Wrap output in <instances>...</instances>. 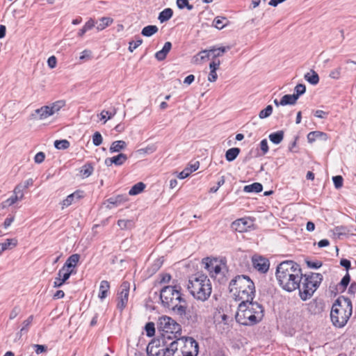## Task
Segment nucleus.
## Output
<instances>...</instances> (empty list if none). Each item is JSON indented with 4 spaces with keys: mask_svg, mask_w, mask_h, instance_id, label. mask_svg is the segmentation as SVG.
I'll return each instance as SVG.
<instances>
[{
    "mask_svg": "<svg viewBox=\"0 0 356 356\" xmlns=\"http://www.w3.org/2000/svg\"><path fill=\"white\" fill-rule=\"evenodd\" d=\"M275 276L280 286L289 292L300 287L302 279L300 265L291 260L282 261L277 266Z\"/></svg>",
    "mask_w": 356,
    "mask_h": 356,
    "instance_id": "1",
    "label": "nucleus"
},
{
    "mask_svg": "<svg viewBox=\"0 0 356 356\" xmlns=\"http://www.w3.org/2000/svg\"><path fill=\"white\" fill-rule=\"evenodd\" d=\"M264 316L263 306L252 300L243 301L238 305L236 321L243 325H253L259 323Z\"/></svg>",
    "mask_w": 356,
    "mask_h": 356,
    "instance_id": "2",
    "label": "nucleus"
},
{
    "mask_svg": "<svg viewBox=\"0 0 356 356\" xmlns=\"http://www.w3.org/2000/svg\"><path fill=\"white\" fill-rule=\"evenodd\" d=\"M177 285L164 286L160 292V299L164 307L172 309L177 315L186 314V302Z\"/></svg>",
    "mask_w": 356,
    "mask_h": 356,
    "instance_id": "3",
    "label": "nucleus"
},
{
    "mask_svg": "<svg viewBox=\"0 0 356 356\" xmlns=\"http://www.w3.org/2000/svg\"><path fill=\"white\" fill-rule=\"evenodd\" d=\"M229 291L236 300L247 302L253 300L255 286L248 275H236L229 282Z\"/></svg>",
    "mask_w": 356,
    "mask_h": 356,
    "instance_id": "4",
    "label": "nucleus"
},
{
    "mask_svg": "<svg viewBox=\"0 0 356 356\" xmlns=\"http://www.w3.org/2000/svg\"><path fill=\"white\" fill-rule=\"evenodd\" d=\"M353 313L351 300L343 296H339L333 303L330 312V318L334 326L343 327Z\"/></svg>",
    "mask_w": 356,
    "mask_h": 356,
    "instance_id": "5",
    "label": "nucleus"
},
{
    "mask_svg": "<svg viewBox=\"0 0 356 356\" xmlns=\"http://www.w3.org/2000/svg\"><path fill=\"white\" fill-rule=\"evenodd\" d=\"M187 287L191 294L195 299L201 301L207 300L212 291L210 280L207 275L201 273H197L190 277Z\"/></svg>",
    "mask_w": 356,
    "mask_h": 356,
    "instance_id": "6",
    "label": "nucleus"
},
{
    "mask_svg": "<svg viewBox=\"0 0 356 356\" xmlns=\"http://www.w3.org/2000/svg\"><path fill=\"white\" fill-rule=\"evenodd\" d=\"M322 280L323 275L321 273H310L302 275L300 286L298 288L301 299L306 300L309 298L318 289Z\"/></svg>",
    "mask_w": 356,
    "mask_h": 356,
    "instance_id": "7",
    "label": "nucleus"
},
{
    "mask_svg": "<svg viewBox=\"0 0 356 356\" xmlns=\"http://www.w3.org/2000/svg\"><path fill=\"white\" fill-rule=\"evenodd\" d=\"M177 341L184 356H197L199 346L193 338L184 337L178 339Z\"/></svg>",
    "mask_w": 356,
    "mask_h": 356,
    "instance_id": "8",
    "label": "nucleus"
},
{
    "mask_svg": "<svg viewBox=\"0 0 356 356\" xmlns=\"http://www.w3.org/2000/svg\"><path fill=\"white\" fill-rule=\"evenodd\" d=\"M158 329L166 333H178L181 331V326L171 317L163 316L158 320Z\"/></svg>",
    "mask_w": 356,
    "mask_h": 356,
    "instance_id": "9",
    "label": "nucleus"
},
{
    "mask_svg": "<svg viewBox=\"0 0 356 356\" xmlns=\"http://www.w3.org/2000/svg\"><path fill=\"white\" fill-rule=\"evenodd\" d=\"M130 284L127 281L123 282L120 286V291L118 293L117 308L122 311L127 306L129 294Z\"/></svg>",
    "mask_w": 356,
    "mask_h": 356,
    "instance_id": "10",
    "label": "nucleus"
},
{
    "mask_svg": "<svg viewBox=\"0 0 356 356\" xmlns=\"http://www.w3.org/2000/svg\"><path fill=\"white\" fill-rule=\"evenodd\" d=\"M148 356H165V348L161 347L159 340H152L147 346Z\"/></svg>",
    "mask_w": 356,
    "mask_h": 356,
    "instance_id": "11",
    "label": "nucleus"
},
{
    "mask_svg": "<svg viewBox=\"0 0 356 356\" xmlns=\"http://www.w3.org/2000/svg\"><path fill=\"white\" fill-rule=\"evenodd\" d=\"M206 260L207 261L205 263V268L212 277H213L215 275L220 273V272H222V268H227L225 264L219 263L216 259L209 260V258H207Z\"/></svg>",
    "mask_w": 356,
    "mask_h": 356,
    "instance_id": "12",
    "label": "nucleus"
},
{
    "mask_svg": "<svg viewBox=\"0 0 356 356\" xmlns=\"http://www.w3.org/2000/svg\"><path fill=\"white\" fill-rule=\"evenodd\" d=\"M252 262L253 267L262 273H266L269 269V261L265 257L256 255L253 256Z\"/></svg>",
    "mask_w": 356,
    "mask_h": 356,
    "instance_id": "13",
    "label": "nucleus"
},
{
    "mask_svg": "<svg viewBox=\"0 0 356 356\" xmlns=\"http://www.w3.org/2000/svg\"><path fill=\"white\" fill-rule=\"evenodd\" d=\"M253 225L250 218H240L232 223V228L236 232H244Z\"/></svg>",
    "mask_w": 356,
    "mask_h": 356,
    "instance_id": "14",
    "label": "nucleus"
},
{
    "mask_svg": "<svg viewBox=\"0 0 356 356\" xmlns=\"http://www.w3.org/2000/svg\"><path fill=\"white\" fill-rule=\"evenodd\" d=\"M177 340L172 341L169 347L165 348V356H184Z\"/></svg>",
    "mask_w": 356,
    "mask_h": 356,
    "instance_id": "15",
    "label": "nucleus"
},
{
    "mask_svg": "<svg viewBox=\"0 0 356 356\" xmlns=\"http://www.w3.org/2000/svg\"><path fill=\"white\" fill-rule=\"evenodd\" d=\"M83 197V196L82 191H76L74 192L73 193L69 195L65 200H63L62 209L70 206L72 203L77 202Z\"/></svg>",
    "mask_w": 356,
    "mask_h": 356,
    "instance_id": "16",
    "label": "nucleus"
},
{
    "mask_svg": "<svg viewBox=\"0 0 356 356\" xmlns=\"http://www.w3.org/2000/svg\"><path fill=\"white\" fill-rule=\"evenodd\" d=\"M35 112L37 115H38V118L35 116L34 114L32 115L33 118L38 120H44L49 116L53 115L51 110L49 108V106H43L41 108L36 109Z\"/></svg>",
    "mask_w": 356,
    "mask_h": 356,
    "instance_id": "17",
    "label": "nucleus"
},
{
    "mask_svg": "<svg viewBox=\"0 0 356 356\" xmlns=\"http://www.w3.org/2000/svg\"><path fill=\"white\" fill-rule=\"evenodd\" d=\"M171 48H172V43L170 42H165L162 49L157 51L155 54V58L159 61L163 60L166 58V56H167L168 54L169 53V51H170Z\"/></svg>",
    "mask_w": 356,
    "mask_h": 356,
    "instance_id": "18",
    "label": "nucleus"
},
{
    "mask_svg": "<svg viewBox=\"0 0 356 356\" xmlns=\"http://www.w3.org/2000/svg\"><path fill=\"white\" fill-rule=\"evenodd\" d=\"M109 289H110L109 282L106 280L102 281L100 283V286H99V292L98 297L102 300L105 299L108 296Z\"/></svg>",
    "mask_w": 356,
    "mask_h": 356,
    "instance_id": "19",
    "label": "nucleus"
},
{
    "mask_svg": "<svg viewBox=\"0 0 356 356\" xmlns=\"http://www.w3.org/2000/svg\"><path fill=\"white\" fill-rule=\"evenodd\" d=\"M230 49L229 47H212L209 50L210 56L212 57L213 59H215L218 57L222 56L224 53H225L227 50Z\"/></svg>",
    "mask_w": 356,
    "mask_h": 356,
    "instance_id": "20",
    "label": "nucleus"
},
{
    "mask_svg": "<svg viewBox=\"0 0 356 356\" xmlns=\"http://www.w3.org/2000/svg\"><path fill=\"white\" fill-rule=\"evenodd\" d=\"M79 259L80 255L79 254H73L67 258L63 266L70 270V268L76 267Z\"/></svg>",
    "mask_w": 356,
    "mask_h": 356,
    "instance_id": "21",
    "label": "nucleus"
},
{
    "mask_svg": "<svg viewBox=\"0 0 356 356\" xmlns=\"http://www.w3.org/2000/svg\"><path fill=\"white\" fill-rule=\"evenodd\" d=\"M117 113V108L115 107L111 108L110 110H103L100 113V120H104L105 124L108 120L111 119Z\"/></svg>",
    "mask_w": 356,
    "mask_h": 356,
    "instance_id": "22",
    "label": "nucleus"
},
{
    "mask_svg": "<svg viewBox=\"0 0 356 356\" xmlns=\"http://www.w3.org/2000/svg\"><path fill=\"white\" fill-rule=\"evenodd\" d=\"M222 272H220L213 277L220 284H225L229 280V270L227 268H222Z\"/></svg>",
    "mask_w": 356,
    "mask_h": 356,
    "instance_id": "23",
    "label": "nucleus"
},
{
    "mask_svg": "<svg viewBox=\"0 0 356 356\" xmlns=\"http://www.w3.org/2000/svg\"><path fill=\"white\" fill-rule=\"evenodd\" d=\"M127 143L124 140H116L112 143L109 151L111 153L120 152L121 150L125 149Z\"/></svg>",
    "mask_w": 356,
    "mask_h": 356,
    "instance_id": "24",
    "label": "nucleus"
},
{
    "mask_svg": "<svg viewBox=\"0 0 356 356\" xmlns=\"http://www.w3.org/2000/svg\"><path fill=\"white\" fill-rule=\"evenodd\" d=\"M172 15L173 10L170 8H167L159 13L158 19L161 23H163L168 21L172 17Z\"/></svg>",
    "mask_w": 356,
    "mask_h": 356,
    "instance_id": "25",
    "label": "nucleus"
},
{
    "mask_svg": "<svg viewBox=\"0 0 356 356\" xmlns=\"http://www.w3.org/2000/svg\"><path fill=\"white\" fill-rule=\"evenodd\" d=\"M305 79L312 85H316L319 82L318 74L313 70L305 74Z\"/></svg>",
    "mask_w": 356,
    "mask_h": 356,
    "instance_id": "26",
    "label": "nucleus"
},
{
    "mask_svg": "<svg viewBox=\"0 0 356 356\" xmlns=\"http://www.w3.org/2000/svg\"><path fill=\"white\" fill-rule=\"evenodd\" d=\"M284 131H277L272 133L269 135V140L274 144H280L284 138Z\"/></svg>",
    "mask_w": 356,
    "mask_h": 356,
    "instance_id": "27",
    "label": "nucleus"
},
{
    "mask_svg": "<svg viewBox=\"0 0 356 356\" xmlns=\"http://www.w3.org/2000/svg\"><path fill=\"white\" fill-rule=\"evenodd\" d=\"M228 23L229 21L226 17L218 16L215 17V19H213V26L216 29L220 30L225 27Z\"/></svg>",
    "mask_w": 356,
    "mask_h": 356,
    "instance_id": "28",
    "label": "nucleus"
},
{
    "mask_svg": "<svg viewBox=\"0 0 356 356\" xmlns=\"http://www.w3.org/2000/svg\"><path fill=\"white\" fill-rule=\"evenodd\" d=\"M263 189V186L261 184L255 182L250 185H247L244 186L243 191L246 193H259L261 192Z\"/></svg>",
    "mask_w": 356,
    "mask_h": 356,
    "instance_id": "29",
    "label": "nucleus"
},
{
    "mask_svg": "<svg viewBox=\"0 0 356 356\" xmlns=\"http://www.w3.org/2000/svg\"><path fill=\"white\" fill-rule=\"evenodd\" d=\"M326 138L327 134L319 131H312L309 133L307 135V139L309 143L315 141L316 138H321L325 140Z\"/></svg>",
    "mask_w": 356,
    "mask_h": 356,
    "instance_id": "30",
    "label": "nucleus"
},
{
    "mask_svg": "<svg viewBox=\"0 0 356 356\" xmlns=\"http://www.w3.org/2000/svg\"><path fill=\"white\" fill-rule=\"evenodd\" d=\"M94 171V167L91 163H87L83 165L80 170V173L83 178L90 177Z\"/></svg>",
    "mask_w": 356,
    "mask_h": 356,
    "instance_id": "31",
    "label": "nucleus"
},
{
    "mask_svg": "<svg viewBox=\"0 0 356 356\" xmlns=\"http://www.w3.org/2000/svg\"><path fill=\"white\" fill-rule=\"evenodd\" d=\"M127 198L126 196L123 195H118L117 196L110 197L108 199L107 202L109 204L117 207L127 201Z\"/></svg>",
    "mask_w": 356,
    "mask_h": 356,
    "instance_id": "32",
    "label": "nucleus"
},
{
    "mask_svg": "<svg viewBox=\"0 0 356 356\" xmlns=\"http://www.w3.org/2000/svg\"><path fill=\"white\" fill-rule=\"evenodd\" d=\"M159 31L158 27L156 25H148L145 26L141 31V34L145 37H151Z\"/></svg>",
    "mask_w": 356,
    "mask_h": 356,
    "instance_id": "33",
    "label": "nucleus"
},
{
    "mask_svg": "<svg viewBox=\"0 0 356 356\" xmlns=\"http://www.w3.org/2000/svg\"><path fill=\"white\" fill-rule=\"evenodd\" d=\"M240 153V149L238 147H232L229 149L225 154V158L227 161H232L236 159Z\"/></svg>",
    "mask_w": 356,
    "mask_h": 356,
    "instance_id": "34",
    "label": "nucleus"
},
{
    "mask_svg": "<svg viewBox=\"0 0 356 356\" xmlns=\"http://www.w3.org/2000/svg\"><path fill=\"white\" fill-rule=\"evenodd\" d=\"M297 100L298 99L293 95H285L282 97L280 104H281L282 106L294 105Z\"/></svg>",
    "mask_w": 356,
    "mask_h": 356,
    "instance_id": "35",
    "label": "nucleus"
},
{
    "mask_svg": "<svg viewBox=\"0 0 356 356\" xmlns=\"http://www.w3.org/2000/svg\"><path fill=\"white\" fill-rule=\"evenodd\" d=\"M210 57L209 50L205 49L200 51L193 57L194 63H199L203 62Z\"/></svg>",
    "mask_w": 356,
    "mask_h": 356,
    "instance_id": "36",
    "label": "nucleus"
},
{
    "mask_svg": "<svg viewBox=\"0 0 356 356\" xmlns=\"http://www.w3.org/2000/svg\"><path fill=\"white\" fill-rule=\"evenodd\" d=\"M73 273L72 270H69L65 267L63 266L58 273V276L60 277L63 280V282H65L70 277V275Z\"/></svg>",
    "mask_w": 356,
    "mask_h": 356,
    "instance_id": "37",
    "label": "nucleus"
},
{
    "mask_svg": "<svg viewBox=\"0 0 356 356\" xmlns=\"http://www.w3.org/2000/svg\"><path fill=\"white\" fill-rule=\"evenodd\" d=\"M145 188V184L143 182H138L134 184L129 191V195H136L140 193Z\"/></svg>",
    "mask_w": 356,
    "mask_h": 356,
    "instance_id": "38",
    "label": "nucleus"
},
{
    "mask_svg": "<svg viewBox=\"0 0 356 356\" xmlns=\"http://www.w3.org/2000/svg\"><path fill=\"white\" fill-rule=\"evenodd\" d=\"M17 244V240L15 238L6 239L4 243H0L1 250L4 251L8 249H12L15 248Z\"/></svg>",
    "mask_w": 356,
    "mask_h": 356,
    "instance_id": "39",
    "label": "nucleus"
},
{
    "mask_svg": "<svg viewBox=\"0 0 356 356\" xmlns=\"http://www.w3.org/2000/svg\"><path fill=\"white\" fill-rule=\"evenodd\" d=\"M113 22V19L111 17H104L100 19V23L97 25V29L98 31H102L106 27L111 25Z\"/></svg>",
    "mask_w": 356,
    "mask_h": 356,
    "instance_id": "40",
    "label": "nucleus"
},
{
    "mask_svg": "<svg viewBox=\"0 0 356 356\" xmlns=\"http://www.w3.org/2000/svg\"><path fill=\"white\" fill-rule=\"evenodd\" d=\"M112 158L113 164L115 165H122L128 159L127 156L123 153H120Z\"/></svg>",
    "mask_w": 356,
    "mask_h": 356,
    "instance_id": "41",
    "label": "nucleus"
},
{
    "mask_svg": "<svg viewBox=\"0 0 356 356\" xmlns=\"http://www.w3.org/2000/svg\"><path fill=\"white\" fill-rule=\"evenodd\" d=\"M350 281V276L349 275L348 273H347L342 278V280H341V282H339V284H338L337 287L339 290L342 291H343L347 286L348 285L349 282Z\"/></svg>",
    "mask_w": 356,
    "mask_h": 356,
    "instance_id": "42",
    "label": "nucleus"
},
{
    "mask_svg": "<svg viewBox=\"0 0 356 356\" xmlns=\"http://www.w3.org/2000/svg\"><path fill=\"white\" fill-rule=\"evenodd\" d=\"M134 222L131 220H119L118 221V225L121 229H131L134 227Z\"/></svg>",
    "mask_w": 356,
    "mask_h": 356,
    "instance_id": "43",
    "label": "nucleus"
},
{
    "mask_svg": "<svg viewBox=\"0 0 356 356\" xmlns=\"http://www.w3.org/2000/svg\"><path fill=\"white\" fill-rule=\"evenodd\" d=\"M70 142L67 140H56L54 142V147L58 149H66L70 147Z\"/></svg>",
    "mask_w": 356,
    "mask_h": 356,
    "instance_id": "44",
    "label": "nucleus"
},
{
    "mask_svg": "<svg viewBox=\"0 0 356 356\" xmlns=\"http://www.w3.org/2000/svg\"><path fill=\"white\" fill-rule=\"evenodd\" d=\"M65 102L60 100L49 105V108L51 110L52 115L59 111L60 109L65 106Z\"/></svg>",
    "mask_w": 356,
    "mask_h": 356,
    "instance_id": "45",
    "label": "nucleus"
},
{
    "mask_svg": "<svg viewBox=\"0 0 356 356\" xmlns=\"http://www.w3.org/2000/svg\"><path fill=\"white\" fill-rule=\"evenodd\" d=\"M306 91V87L304 84L299 83L294 88V93L293 94L297 99L303 95Z\"/></svg>",
    "mask_w": 356,
    "mask_h": 356,
    "instance_id": "46",
    "label": "nucleus"
},
{
    "mask_svg": "<svg viewBox=\"0 0 356 356\" xmlns=\"http://www.w3.org/2000/svg\"><path fill=\"white\" fill-rule=\"evenodd\" d=\"M273 113V106L268 105L264 109L261 110L259 113L260 119H264L269 117Z\"/></svg>",
    "mask_w": 356,
    "mask_h": 356,
    "instance_id": "47",
    "label": "nucleus"
},
{
    "mask_svg": "<svg viewBox=\"0 0 356 356\" xmlns=\"http://www.w3.org/2000/svg\"><path fill=\"white\" fill-rule=\"evenodd\" d=\"M145 330L147 337H153L155 334L154 323L152 322L147 323L145 326Z\"/></svg>",
    "mask_w": 356,
    "mask_h": 356,
    "instance_id": "48",
    "label": "nucleus"
},
{
    "mask_svg": "<svg viewBox=\"0 0 356 356\" xmlns=\"http://www.w3.org/2000/svg\"><path fill=\"white\" fill-rule=\"evenodd\" d=\"M143 42V40L138 37L135 40H132L129 43V50L133 52L138 47H139Z\"/></svg>",
    "mask_w": 356,
    "mask_h": 356,
    "instance_id": "49",
    "label": "nucleus"
},
{
    "mask_svg": "<svg viewBox=\"0 0 356 356\" xmlns=\"http://www.w3.org/2000/svg\"><path fill=\"white\" fill-rule=\"evenodd\" d=\"M183 316H185L188 319V323L193 324L197 322L198 316L196 314L193 312L186 311V314H184L181 317Z\"/></svg>",
    "mask_w": 356,
    "mask_h": 356,
    "instance_id": "50",
    "label": "nucleus"
},
{
    "mask_svg": "<svg viewBox=\"0 0 356 356\" xmlns=\"http://www.w3.org/2000/svg\"><path fill=\"white\" fill-rule=\"evenodd\" d=\"M18 200H19L18 199L17 196L13 195L11 197L8 198L6 200L3 202V203H2L3 207L5 208L7 207H10V206L14 204Z\"/></svg>",
    "mask_w": 356,
    "mask_h": 356,
    "instance_id": "51",
    "label": "nucleus"
},
{
    "mask_svg": "<svg viewBox=\"0 0 356 356\" xmlns=\"http://www.w3.org/2000/svg\"><path fill=\"white\" fill-rule=\"evenodd\" d=\"M33 319V316L31 315V316H29V318L27 319H26L25 321H23L22 327L20 330L21 334H22L24 332L28 331L29 327L31 324Z\"/></svg>",
    "mask_w": 356,
    "mask_h": 356,
    "instance_id": "52",
    "label": "nucleus"
},
{
    "mask_svg": "<svg viewBox=\"0 0 356 356\" xmlns=\"http://www.w3.org/2000/svg\"><path fill=\"white\" fill-rule=\"evenodd\" d=\"M24 188L19 184L17 185L13 191V195H17L19 200L24 197Z\"/></svg>",
    "mask_w": 356,
    "mask_h": 356,
    "instance_id": "53",
    "label": "nucleus"
},
{
    "mask_svg": "<svg viewBox=\"0 0 356 356\" xmlns=\"http://www.w3.org/2000/svg\"><path fill=\"white\" fill-rule=\"evenodd\" d=\"M102 136L101 134L96 131L92 136V143L94 145L99 146L102 143Z\"/></svg>",
    "mask_w": 356,
    "mask_h": 356,
    "instance_id": "54",
    "label": "nucleus"
},
{
    "mask_svg": "<svg viewBox=\"0 0 356 356\" xmlns=\"http://www.w3.org/2000/svg\"><path fill=\"white\" fill-rule=\"evenodd\" d=\"M343 177L337 175L332 177V181L336 188H340L343 186Z\"/></svg>",
    "mask_w": 356,
    "mask_h": 356,
    "instance_id": "55",
    "label": "nucleus"
},
{
    "mask_svg": "<svg viewBox=\"0 0 356 356\" xmlns=\"http://www.w3.org/2000/svg\"><path fill=\"white\" fill-rule=\"evenodd\" d=\"M341 68L340 67L332 70L330 72L329 77H330L331 79H336V80L339 79L341 76Z\"/></svg>",
    "mask_w": 356,
    "mask_h": 356,
    "instance_id": "56",
    "label": "nucleus"
},
{
    "mask_svg": "<svg viewBox=\"0 0 356 356\" xmlns=\"http://www.w3.org/2000/svg\"><path fill=\"white\" fill-rule=\"evenodd\" d=\"M225 182V176H222L220 179V180L217 182L216 186L211 187L210 188L209 192L210 193H216L219 188L222 186Z\"/></svg>",
    "mask_w": 356,
    "mask_h": 356,
    "instance_id": "57",
    "label": "nucleus"
},
{
    "mask_svg": "<svg viewBox=\"0 0 356 356\" xmlns=\"http://www.w3.org/2000/svg\"><path fill=\"white\" fill-rule=\"evenodd\" d=\"M307 265L310 268L318 269V268H319L320 267L322 266L323 264L320 261H307Z\"/></svg>",
    "mask_w": 356,
    "mask_h": 356,
    "instance_id": "58",
    "label": "nucleus"
},
{
    "mask_svg": "<svg viewBox=\"0 0 356 356\" xmlns=\"http://www.w3.org/2000/svg\"><path fill=\"white\" fill-rule=\"evenodd\" d=\"M156 150V147L154 145H149L145 148H141L138 149V152L140 153H145V154H151L153 153Z\"/></svg>",
    "mask_w": 356,
    "mask_h": 356,
    "instance_id": "59",
    "label": "nucleus"
},
{
    "mask_svg": "<svg viewBox=\"0 0 356 356\" xmlns=\"http://www.w3.org/2000/svg\"><path fill=\"white\" fill-rule=\"evenodd\" d=\"M44 159H45L44 153L42 152H40L35 154V156L34 157V161L36 163H41L44 161Z\"/></svg>",
    "mask_w": 356,
    "mask_h": 356,
    "instance_id": "60",
    "label": "nucleus"
},
{
    "mask_svg": "<svg viewBox=\"0 0 356 356\" xmlns=\"http://www.w3.org/2000/svg\"><path fill=\"white\" fill-rule=\"evenodd\" d=\"M260 149L262 151L263 154H266L268 152V141L266 139H263L260 143Z\"/></svg>",
    "mask_w": 356,
    "mask_h": 356,
    "instance_id": "61",
    "label": "nucleus"
},
{
    "mask_svg": "<svg viewBox=\"0 0 356 356\" xmlns=\"http://www.w3.org/2000/svg\"><path fill=\"white\" fill-rule=\"evenodd\" d=\"M33 347L35 348V353L39 355L40 353H44L47 351V348L44 345H39V344H35L33 345Z\"/></svg>",
    "mask_w": 356,
    "mask_h": 356,
    "instance_id": "62",
    "label": "nucleus"
},
{
    "mask_svg": "<svg viewBox=\"0 0 356 356\" xmlns=\"http://www.w3.org/2000/svg\"><path fill=\"white\" fill-rule=\"evenodd\" d=\"M163 264V259L161 258L157 259L154 261L152 266V268L154 271L158 270Z\"/></svg>",
    "mask_w": 356,
    "mask_h": 356,
    "instance_id": "63",
    "label": "nucleus"
},
{
    "mask_svg": "<svg viewBox=\"0 0 356 356\" xmlns=\"http://www.w3.org/2000/svg\"><path fill=\"white\" fill-rule=\"evenodd\" d=\"M95 25V22L93 19L90 18L83 26L86 31L91 30Z\"/></svg>",
    "mask_w": 356,
    "mask_h": 356,
    "instance_id": "64",
    "label": "nucleus"
}]
</instances>
